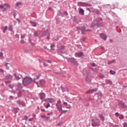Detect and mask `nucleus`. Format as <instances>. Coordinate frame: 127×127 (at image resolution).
Wrapping results in <instances>:
<instances>
[{
  "mask_svg": "<svg viewBox=\"0 0 127 127\" xmlns=\"http://www.w3.org/2000/svg\"><path fill=\"white\" fill-rule=\"evenodd\" d=\"M32 81V79H31V78H29V77L24 78L23 79V84L25 85V86H27V85H29V84H30V83H31Z\"/></svg>",
  "mask_w": 127,
  "mask_h": 127,
  "instance_id": "1",
  "label": "nucleus"
},
{
  "mask_svg": "<svg viewBox=\"0 0 127 127\" xmlns=\"http://www.w3.org/2000/svg\"><path fill=\"white\" fill-rule=\"evenodd\" d=\"M56 106L57 107V109H58V111L60 112L62 111V104H61V100L59 99L58 100L57 103L56 104Z\"/></svg>",
  "mask_w": 127,
  "mask_h": 127,
  "instance_id": "2",
  "label": "nucleus"
},
{
  "mask_svg": "<svg viewBox=\"0 0 127 127\" xmlns=\"http://www.w3.org/2000/svg\"><path fill=\"white\" fill-rule=\"evenodd\" d=\"M0 8H3V11H5L8 8H10V5L7 3H4L3 5H0Z\"/></svg>",
  "mask_w": 127,
  "mask_h": 127,
  "instance_id": "3",
  "label": "nucleus"
},
{
  "mask_svg": "<svg viewBox=\"0 0 127 127\" xmlns=\"http://www.w3.org/2000/svg\"><path fill=\"white\" fill-rule=\"evenodd\" d=\"M44 101L47 103H50V104H52V103H54V102H55V99L53 98H47L45 99Z\"/></svg>",
  "mask_w": 127,
  "mask_h": 127,
  "instance_id": "4",
  "label": "nucleus"
},
{
  "mask_svg": "<svg viewBox=\"0 0 127 127\" xmlns=\"http://www.w3.org/2000/svg\"><path fill=\"white\" fill-rule=\"evenodd\" d=\"M98 91V88H96L91 90L87 91L86 93V94H93L94 92H97Z\"/></svg>",
  "mask_w": 127,
  "mask_h": 127,
  "instance_id": "5",
  "label": "nucleus"
},
{
  "mask_svg": "<svg viewBox=\"0 0 127 127\" xmlns=\"http://www.w3.org/2000/svg\"><path fill=\"white\" fill-rule=\"evenodd\" d=\"M80 29H81L82 34H84V32H85V31H91V30H86V28H85V27H82L80 28Z\"/></svg>",
  "mask_w": 127,
  "mask_h": 127,
  "instance_id": "6",
  "label": "nucleus"
},
{
  "mask_svg": "<svg viewBox=\"0 0 127 127\" xmlns=\"http://www.w3.org/2000/svg\"><path fill=\"white\" fill-rule=\"evenodd\" d=\"M85 80L86 82H90L91 81V76L87 75L85 77Z\"/></svg>",
  "mask_w": 127,
  "mask_h": 127,
  "instance_id": "7",
  "label": "nucleus"
},
{
  "mask_svg": "<svg viewBox=\"0 0 127 127\" xmlns=\"http://www.w3.org/2000/svg\"><path fill=\"white\" fill-rule=\"evenodd\" d=\"M100 37H101V38H102V39H103L104 40H106V39H107V36H106V35H105L104 34H100Z\"/></svg>",
  "mask_w": 127,
  "mask_h": 127,
  "instance_id": "8",
  "label": "nucleus"
},
{
  "mask_svg": "<svg viewBox=\"0 0 127 127\" xmlns=\"http://www.w3.org/2000/svg\"><path fill=\"white\" fill-rule=\"evenodd\" d=\"M82 55H83V53L82 52L75 53V56H77V57H81V56H82Z\"/></svg>",
  "mask_w": 127,
  "mask_h": 127,
  "instance_id": "9",
  "label": "nucleus"
},
{
  "mask_svg": "<svg viewBox=\"0 0 127 127\" xmlns=\"http://www.w3.org/2000/svg\"><path fill=\"white\" fill-rule=\"evenodd\" d=\"M12 76L10 74L7 75L6 76V80H12Z\"/></svg>",
  "mask_w": 127,
  "mask_h": 127,
  "instance_id": "10",
  "label": "nucleus"
},
{
  "mask_svg": "<svg viewBox=\"0 0 127 127\" xmlns=\"http://www.w3.org/2000/svg\"><path fill=\"white\" fill-rule=\"evenodd\" d=\"M68 60L70 62H71V63H75V62H76V60L73 58H69Z\"/></svg>",
  "mask_w": 127,
  "mask_h": 127,
  "instance_id": "11",
  "label": "nucleus"
},
{
  "mask_svg": "<svg viewBox=\"0 0 127 127\" xmlns=\"http://www.w3.org/2000/svg\"><path fill=\"white\" fill-rule=\"evenodd\" d=\"M40 77H41V75H36V78L34 79V83H36V84H37V82H36L35 81V80H38V79H39L40 78Z\"/></svg>",
  "mask_w": 127,
  "mask_h": 127,
  "instance_id": "12",
  "label": "nucleus"
},
{
  "mask_svg": "<svg viewBox=\"0 0 127 127\" xmlns=\"http://www.w3.org/2000/svg\"><path fill=\"white\" fill-rule=\"evenodd\" d=\"M40 99H44L45 98V94L44 93H40Z\"/></svg>",
  "mask_w": 127,
  "mask_h": 127,
  "instance_id": "13",
  "label": "nucleus"
},
{
  "mask_svg": "<svg viewBox=\"0 0 127 127\" xmlns=\"http://www.w3.org/2000/svg\"><path fill=\"white\" fill-rule=\"evenodd\" d=\"M18 105H22L24 107L25 106L24 102L18 100L16 101Z\"/></svg>",
  "mask_w": 127,
  "mask_h": 127,
  "instance_id": "14",
  "label": "nucleus"
},
{
  "mask_svg": "<svg viewBox=\"0 0 127 127\" xmlns=\"http://www.w3.org/2000/svg\"><path fill=\"white\" fill-rule=\"evenodd\" d=\"M99 118H100V120H101V121H102L103 122L105 121V117L103 115H99Z\"/></svg>",
  "mask_w": 127,
  "mask_h": 127,
  "instance_id": "15",
  "label": "nucleus"
},
{
  "mask_svg": "<svg viewBox=\"0 0 127 127\" xmlns=\"http://www.w3.org/2000/svg\"><path fill=\"white\" fill-rule=\"evenodd\" d=\"M79 14H80L81 15L84 14V10L83 9H79Z\"/></svg>",
  "mask_w": 127,
  "mask_h": 127,
  "instance_id": "16",
  "label": "nucleus"
},
{
  "mask_svg": "<svg viewBox=\"0 0 127 127\" xmlns=\"http://www.w3.org/2000/svg\"><path fill=\"white\" fill-rule=\"evenodd\" d=\"M40 84L41 85H42V86H43L44 85V84H45V81H44V80H40Z\"/></svg>",
  "mask_w": 127,
  "mask_h": 127,
  "instance_id": "17",
  "label": "nucleus"
},
{
  "mask_svg": "<svg viewBox=\"0 0 127 127\" xmlns=\"http://www.w3.org/2000/svg\"><path fill=\"white\" fill-rule=\"evenodd\" d=\"M41 118H45L47 121H48V120H49V117H47L46 116H42Z\"/></svg>",
  "mask_w": 127,
  "mask_h": 127,
  "instance_id": "18",
  "label": "nucleus"
},
{
  "mask_svg": "<svg viewBox=\"0 0 127 127\" xmlns=\"http://www.w3.org/2000/svg\"><path fill=\"white\" fill-rule=\"evenodd\" d=\"M30 23H31L33 26H34L35 27H36V23L35 22L33 21H30Z\"/></svg>",
  "mask_w": 127,
  "mask_h": 127,
  "instance_id": "19",
  "label": "nucleus"
},
{
  "mask_svg": "<svg viewBox=\"0 0 127 127\" xmlns=\"http://www.w3.org/2000/svg\"><path fill=\"white\" fill-rule=\"evenodd\" d=\"M47 32H48V30H47V31H44L43 33V36H45V35L47 34Z\"/></svg>",
  "mask_w": 127,
  "mask_h": 127,
  "instance_id": "20",
  "label": "nucleus"
},
{
  "mask_svg": "<svg viewBox=\"0 0 127 127\" xmlns=\"http://www.w3.org/2000/svg\"><path fill=\"white\" fill-rule=\"evenodd\" d=\"M110 73L112 75H115L116 74V71H113V70H110Z\"/></svg>",
  "mask_w": 127,
  "mask_h": 127,
  "instance_id": "21",
  "label": "nucleus"
},
{
  "mask_svg": "<svg viewBox=\"0 0 127 127\" xmlns=\"http://www.w3.org/2000/svg\"><path fill=\"white\" fill-rule=\"evenodd\" d=\"M15 77L16 78V80H20V78L17 76H16V74H14Z\"/></svg>",
  "mask_w": 127,
  "mask_h": 127,
  "instance_id": "22",
  "label": "nucleus"
},
{
  "mask_svg": "<svg viewBox=\"0 0 127 127\" xmlns=\"http://www.w3.org/2000/svg\"><path fill=\"white\" fill-rule=\"evenodd\" d=\"M29 41L30 43H31V45H32V46H34L35 45V43H32L31 42V39H29Z\"/></svg>",
  "mask_w": 127,
  "mask_h": 127,
  "instance_id": "23",
  "label": "nucleus"
},
{
  "mask_svg": "<svg viewBox=\"0 0 127 127\" xmlns=\"http://www.w3.org/2000/svg\"><path fill=\"white\" fill-rule=\"evenodd\" d=\"M114 62H115V60H113V61H108V64H112V63H114Z\"/></svg>",
  "mask_w": 127,
  "mask_h": 127,
  "instance_id": "24",
  "label": "nucleus"
},
{
  "mask_svg": "<svg viewBox=\"0 0 127 127\" xmlns=\"http://www.w3.org/2000/svg\"><path fill=\"white\" fill-rule=\"evenodd\" d=\"M20 43L21 44H24V43H25V41L24 40H21L20 41Z\"/></svg>",
  "mask_w": 127,
  "mask_h": 127,
  "instance_id": "25",
  "label": "nucleus"
},
{
  "mask_svg": "<svg viewBox=\"0 0 127 127\" xmlns=\"http://www.w3.org/2000/svg\"><path fill=\"white\" fill-rule=\"evenodd\" d=\"M8 30H9L10 31H12V26H9Z\"/></svg>",
  "mask_w": 127,
  "mask_h": 127,
  "instance_id": "26",
  "label": "nucleus"
},
{
  "mask_svg": "<svg viewBox=\"0 0 127 127\" xmlns=\"http://www.w3.org/2000/svg\"><path fill=\"white\" fill-rule=\"evenodd\" d=\"M6 30H7V26H5L4 27V29H3V32H5V31H6Z\"/></svg>",
  "mask_w": 127,
  "mask_h": 127,
  "instance_id": "27",
  "label": "nucleus"
},
{
  "mask_svg": "<svg viewBox=\"0 0 127 127\" xmlns=\"http://www.w3.org/2000/svg\"><path fill=\"white\" fill-rule=\"evenodd\" d=\"M60 49L61 50H63L64 49H65V46H61L60 47Z\"/></svg>",
  "mask_w": 127,
  "mask_h": 127,
  "instance_id": "28",
  "label": "nucleus"
},
{
  "mask_svg": "<svg viewBox=\"0 0 127 127\" xmlns=\"http://www.w3.org/2000/svg\"><path fill=\"white\" fill-rule=\"evenodd\" d=\"M16 6H19V5H21V2H17L16 4Z\"/></svg>",
  "mask_w": 127,
  "mask_h": 127,
  "instance_id": "29",
  "label": "nucleus"
},
{
  "mask_svg": "<svg viewBox=\"0 0 127 127\" xmlns=\"http://www.w3.org/2000/svg\"><path fill=\"white\" fill-rule=\"evenodd\" d=\"M21 97V92H19L18 94V97L20 98Z\"/></svg>",
  "mask_w": 127,
  "mask_h": 127,
  "instance_id": "30",
  "label": "nucleus"
},
{
  "mask_svg": "<svg viewBox=\"0 0 127 127\" xmlns=\"http://www.w3.org/2000/svg\"><path fill=\"white\" fill-rule=\"evenodd\" d=\"M34 36H36V37H37V36H38V35L37 34V32H36L34 33Z\"/></svg>",
  "mask_w": 127,
  "mask_h": 127,
  "instance_id": "31",
  "label": "nucleus"
},
{
  "mask_svg": "<svg viewBox=\"0 0 127 127\" xmlns=\"http://www.w3.org/2000/svg\"><path fill=\"white\" fill-rule=\"evenodd\" d=\"M107 82L108 83V84H112L113 83L112 82V81H111L110 80H107Z\"/></svg>",
  "mask_w": 127,
  "mask_h": 127,
  "instance_id": "32",
  "label": "nucleus"
},
{
  "mask_svg": "<svg viewBox=\"0 0 127 127\" xmlns=\"http://www.w3.org/2000/svg\"><path fill=\"white\" fill-rule=\"evenodd\" d=\"M92 127H96L97 126V124H96V123H93L92 124Z\"/></svg>",
  "mask_w": 127,
  "mask_h": 127,
  "instance_id": "33",
  "label": "nucleus"
},
{
  "mask_svg": "<svg viewBox=\"0 0 127 127\" xmlns=\"http://www.w3.org/2000/svg\"><path fill=\"white\" fill-rule=\"evenodd\" d=\"M64 105L65 106V107H67V106H68V103H67V102H64Z\"/></svg>",
  "mask_w": 127,
  "mask_h": 127,
  "instance_id": "34",
  "label": "nucleus"
},
{
  "mask_svg": "<svg viewBox=\"0 0 127 127\" xmlns=\"http://www.w3.org/2000/svg\"><path fill=\"white\" fill-rule=\"evenodd\" d=\"M121 106H122V107H123V108H126V107H127V106H126L125 105V104H124V103L121 104Z\"/></svg>",
  "mask_w": 127,
  "mask_h": 127,
  "instance_id": "35",
  "label": "nucleus"
},
{
  "mask_svg": "<svg viewBox=\"0 0 127 127\" xmlns=\"http://www.w3.org/2000/svg\"><path fill=\"white\" fill-rule=\"evenodd\" d=\"M43 64H44V65L45 66V67H47V66H48V64H47L45 63H43Z\"/></svg>",
  "mask_w": 127,
  "mask_h": 127,
  "instance_id": "36",
  "label": "nucleus"
},
{
  "mask_svg": "<svg viewBox=\"0 0 127 127\" xmlns=\"http://www.w3.org/2000/svg\"><path fill=\"white\" fill-rule=\"evenodd\" d=\"M124 127H127V123H124Z\"/></svg>",
  "mask_w": 127,
  "mask_h": 127,
  "instance_id": "37",
  "label": "nucleus"
},
{
  "mask_svg": "<svg viewBox=\"0 0 127 127\" xmlns=\"http://www.w3.org/2000/svg\"><path fill=\"white\" fill-rule=\"evenodd\" d=\"M3 56V53H2V52L0 53V57H2V56Z\"/></svg>",
  "mask_w": 127,
  "mask_h": 127,
  "instance_id": "38",
  "label": "nucleus"
},
{
  "mask_svg": "<svg viewBox=\"0 0 127 127\" xmlns=\"http://www.w3.org/2000/svg\"><path fill=\"white\" fill-rule=\"evenodd\" d=\"M9 88H11V89H12L13 88V85L10 84L9 85Z\"/></svg>",
  "mask_w": 127,
  "mask_h": 127,
  "instance_id": "39",
  "label": "nucleus"
},
{
  "mask_svg": "<svg viewBox=\"0 0 127 127\" xmlns=\"http://www.w3.org/2000/svg\"><path fill=\"white\" fill-rule=\"evenodd\" d=\"M50 107V104H48L46 106V109H48V108H49Z\"/></svg>",
  "mask_w": 127,
  "mask_h": 127,
  "instance_id": "40",
  "label": "nucleus"
},
{
  "mask_svg": "<svg viewBox=\"0 0 127 127\" xmlns=\"http://www.w3.org/2000/svg\"><path fill=\"white\" fill-rule=\"evenodd\" d=\"M119 119H124V116H123V115L120 116V117H119Z\"/></svg>",
  "mask_w": 127,
  "mask_h": 127,
  "instance_id": "41",
  "label": "nucleus"
},
{
  "mask_svg": "<svg viewBox=\"0 0 127 127\" xmlns=\"http://www.w3.org/2000/svg\"><path fill=\"white\" fill-rule=\"evenodd\" d=\"M24 37H25V36L24 35H21V38H24Z\"/></svg>",
  "mask_w": 127,
  "mask_h": 127,
  "instance_id": "42",
  "label": "nucleus"
},
{
  "mask_svg": "<svg viewBox=\"0 0 127 127\" xmlns=\"http://www.w3.org/2000/svg\"><path fill=\"white\" fill-rule=\"evenodd\" d=\"M53 47H55V45H52L51 46V48H53Z\"/></svg>",
  "mask_w": 127,
  "mask_h": 127,
  "instance_id": "43",
  "label": "nucleus"
},
{
  "mask_svg": "<svg viewBox=\"0 0 127 127\" xmlns=\"http://www.w3.org/2000/svg\"><path fill=\"white\" fill-rule=\"evenodd\" d=\"M29 121L30 122H32V121H33V118H30V119H29Z\"/></svg>",
  "mask_w": 127,
  "mask_h": 127,
  "instance_id": "44",
  "label": "nucleus"
},
{
  "mask_svg": "<svg viewBox=\"0 0 127 127\" xmlns=\"http://www.w3.org/2000/svg\"><path fill=\"white\" fill-rule=\"evenodd\" d=\"M116 117H119V113L117 112L115 113Z\"/></svg>",
  "mask_w": 127,
  "mask_h": 127,
  "instance_id": "45",
  "label": "nucleus"
},
{
  "mask_svg": "<svg viewBox=\"0 0 127 127\" xmlns=\"http://www.w3.org/2000/svg\"><path fill=\"white\" fill-rule=\"evenodd\" d=\"M92 66H93V67H95V66H96V64L95 63L92 64Z\"/></svg>",
  "mask_w": 127,
  "mask_h": 127,
  "instance_id": "46",
  "label": "nucleus"
},
{
  "mask_svg": "<svg viewBox=\"0 0 127 127\" xmlns=\"http://www.w3.org/2000/svg\"><path fill=\"white\" fill-rule=\"evenodd\" d=\"M27 119H28V117L27 116H25V121H27Z\"/></svg>",
  "mask_w": 127,
  "mask_h": 127,
  "instance_id": "47",
  "label": "nucleus"
},
{
  "mask_svg": "<svg viewBox=\"0 0 127 127\" xmlns=\"http://www.w3.org/2000/svg\"><path fill=\"white\" fill-rule=\"evenodd\" d=\"M4 65H5V66H7V65H8V63H4Z\"/></svg>",
  "mask_w": 127,
  "mask_h": 127,
  "instance_id": "48",
  "label": "nucleus"
},
{
  "mask_svg": "<svg viewBox=\"0 0 127 127\" xmlns=\"http://www.w3.org/2000/svg\"><path fill=\"white\" fill-rule=\"evenodd\" d=\"M99 77H100V78H104V75H100Z\"/></svg>",
  "mask_w": 127,
  "mask_h": 127,
  "instance_id": "49",
  "label": "nucleus"
},
{
  "mask_svg": "<svg viewBox=\"0 0 127 127\" xmlns=\"http://www.w3.org/2000/svg\"><path fill=\"white\" fill-rule=\"evenodd\" d=\"M15 36L16 37H17V38H19V35H18V34H16Z\"/></svg>",
  "mask_w": 127,
  "mask_h": 127,
  "instance_id": "50",
  "label": "nucleus"
},
{
  "mask_svg": "<svg viewBox=\"0 0 127 127\" xmlns=\"http://www.w3.org/2000/svg\"><path fill=\"white\" fill-rule=\"evenodd\" d=\"M0 72H2V73H3L4 71L2 70V69L0 68Z\"/></svg>",
  "mask_w": 127,
  "mask_h": 127,
  "instance_id": "51",
  "label": "nucleus"
},
{
  "mask_svg": "<svg viewBox=\"0 0 127 127\" xmlns=\"http://www.w3.org/2000/svg\"><path fill=\"white\" fill-rule=\"evenodd\" d=\"M93 26H95V25H94V23H92V25L91 26V27H93Z\"/></svg>",
  "mask_w": 127,
  "mask_h": 127,
  "instance_id": "52",
  "label": "nucleus"
},
{
  "mask_svg": "<svg viewBox=\"0 0 127 127\" xmlns=\"http://www.w3.org/2000/svg\"><path fill=\"white\" fill-rule=\"evenodd\" d=\"M42 112H45V109H41Z\"/></svg>",
  "mask_w": 127,
  "mask_h": 127,
  "instance_id": "53",
  "label": "nucleus"
},
{
  "mask_svg": "<svg viewBox=\"0 0 127 127\" xmlns=\"http://www.w3.org/2000/svg\"><path fill=\"white\" fill-rule=\"evenodd\" d=\"M48 62L49 63H51V61H48Z\"/></svg>",
  "mask_w": 127,
  "mask_h": 127,
  "instance_id": "54",
  "label": "nucleus"
},
{
  "mask_svg": "<svg viewBox=\"0 0 127 127\" xmlns=\"http://www.w3.org/2000/svg\"><path fill=\"white\" fill-rule=\"evenodd\" d=\"M58 125V126H60V125H61V123H59Z\"/></svg>",
  "mask_w": 127,
  "mask_h": 127,
  "instance_id": "55",
  "label": "nucleus"
},
{
  "mask_svg": "<svg viewBox=\"0 0 127 127\" xmlns=\"http://www.w3.org/2000/svg\"><path fill=\"white\" fill-rule=\"evenodd\" d=\"M47 39H48V40L50 39L49 37H47Z\"/></svg>",
  "mask_w": 127,
  "mask_h": 127,
  "instance_id": "56",
  "label": "nucleus"
},
{
  "mask_svg": "<svg viewBox=\"0 0 127 127\" xmlns=\"http://www.w3.org/2000/svg\"><path fill=\"white\" fill-rule=\"evenodd\" d=\"M66 108H67V109H70L71 107H68V108H67V107H66Z\"/></svg>",
  "mask_w": 127,
  "mask_h": 127,
  "instance_id": "57",
  "label": "nucleus"
},
{
  "mask_svg": "<svg viewBox=\"0 0 127 127\" xmlns=\"http://www.w3.org/2000/svg\"><path fill=\"white\" fill-rule=\"evenodd\" d=\"M49 10L51 9V7H49Z\"/></svg>",
  "mask_w": 127,
  "mask_h": 127,
  "instance_id": "58",
  "label": "nucleus"
},
{
  "mask_svg": "<svg viewBox=\"0 0 127 127\" xmlns=\"http://www.w3.org/2000/svg\"><path fill=\"white\" fill-rule=\"evenodd\" d=\"M48 115H51V113H49V114H48Z\"/></svg>",
  "mask_w": 127,
  "mask_h": 127,
  "instance_id": "59",
  "label": "nucleus"
},
{
  "mask_svg": "<svg viewBox=\"0 0 127 127\" xmlns=\"http://www.w3.org/2000/svg\"><path fill=\"white\" fill-rule=\"evenodd\" d=\"M62 114H63V113H62L60 116H61L62 115Z\"/></svg>",
  "mask_w": 127,
  "mask_h": 127,
  "instance_id": "60",
  "label": "nucleus"
},
{
  "mask_svg": "<svg viewBox=\"0 0 127 127\" xmlns=\"http://www.w3.org/2000/svg\"><path fill=\"white\" fill-rule=\"evenodd\" d=\"M10 98H12V96H10Z\"/></svg>",
  "mask_w": 127,
  "mask_h": 127,
  "instance_id": "61",
  "label": "nucleus"
},
{
  "mask_svg": "<svg viewBox=\"0 0 127 127\" xmlns=\"http://www.w3.org/2000/svg\"><path fill=\"white\" fill-rule=\"evenodd\" d=\"M51 50H54V49H52Z\"/></svg>",
  "mask_w": 127,
  "mask_h": 127,
  "instance_id": "62",
  "label": "nucleus"
},
{
  "mask_svg": "<svg viewBox=\"0 0 127 127\" xmlns=\"http://www.w3.org/2000/svg\"><path fill=\"white\" fill-rule=\"evenodd\" d=\"M126 119H127V116L126 117Z\"/></svg>",
  "mask_w": 127,
  "mask_h": 127,
  "instance_id": "63",
  "label": "nucleus"
},
{
  "mask_svg": "<svg viewBox=\"0 0 127 127\" xmlns=\"http://www.w3.org/2000/svg\"><path fill=\"white\" fill-rule=\"evenodd\" d=\"M34 116L35 117V115H34Z\"/></svg>",
  "mask_w": 127,
  "mask_h": 127,
  "instance_id": "64",
  "label": "nucleus"
}]
</instances>
